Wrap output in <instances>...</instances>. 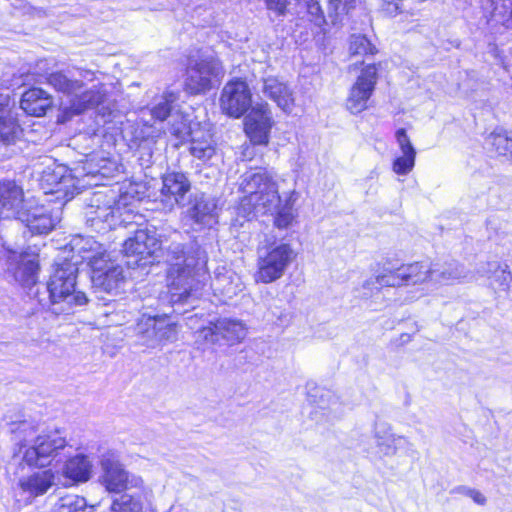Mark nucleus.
I'll return each mask as SVG.
<instances>
[{
	"label": "nucleus",
	"instance_id": "obj_49",
	"mask_svg": "<svg viewBox=\"0 0 512 512\" xmlns=\"http://www.w3.org/2000/svg\"><path fill=\"white\" fill-rule=\"evenodd\" d=\"M401 0H382V10L388 16H396L401 11Z\"/></svg>",
	"mask_w": 512,
	"mask_h": 512
},
{
	"label": "nucleus",
	"instance_id": "obj_18",
	"mask_svg": "<svg viewBox=\"0 0 512 512\" xmlns=\"http://www.w3.org/2000/svg\"><path fill=\"white\" fill-rule=\"evenodd\" d=\"M93 464L84 454L70 457L62 466L60 475L65 479L64 486L69 487L87 482L92 476Z\"/></svg>",
	"mask_w": 512,
	"mask_h": 512
},
{
	"label": "nucleus",
	"instance_id": "obj_47",
	"mask_svg": "<svg viewBox=\"0 0 512 512\" xmlns=\"http://www.w3.org/2000/svg\"><path fill=\"white\" fill-rule=\"evenodd\" d=\"M51 179H47L52 184L55 185H63L67 186V184L72 180V176L70 172L67 170L65 166H57L51 175H49Z\"/></svg>",
	"mask_w": 512,
	"mask_h": 512
},
{
	"label": "nucleus",
	"instance_id": "obj_51",
	"mask_svg": "<svg viewBox=\"0 0 512 512\" xmlns=\"http://www.w3.org/2000/svg\"><path fill=\"white\" fill-rule=\"evenodd\" d=\"M171 133L178 138H182L184 136V134L186 133V127L184 124H182L181 127H173L171 129Z\"/></svg>",
	"mask_w": 512,
	"mask_h": 512
},
{
	"label": "nucleus",
	"instance_id": "obj_39",
	"mask_svg": "<svg viewBox=\"0 0 512 512\" xmlns=\"http://www.w3.org/2000/svg\"><path fill=\"white\" fill-rule=\"evenodd\" d=\"M355 2L356 0H330L328 9L331 22L333 24L341 22L342 17L349 13Z\"/></svg>",
	"mask_w": 512,
	"mask_h": 512
},
{
	"label": "nucleus",
	"instance_id": "obj_4",
	"mask_svg": "<svg viewBox=\"0 0 512 512\" xmlns=\"http://www.w3.org/2000/svg\"><path fill=\"white\" fill-rule=\"evenodd\" d=\"M77 74L79 78L71 71L54 72L47 77L48 84L56 91L72 97L70 104L63 107V114L66 118H71L86 109L104 103L107 96V90L102 83L78 94L84 87V81L92 82L95 76L93 72L87 70H78Z\"/></svg>",
	"mask_w": 512,
	"mask_h": 512
},
{
	"label": "nucleus",
	"instance_id": "obj_20",
	"mask_svg": "<svg viewBox=\"0 0 512 512\" xmlns=\"http://www.w3.org/2000/svg\"><path fill=\"white\" fill-rule=\"evenodd\" d=\"M71 256L62 257L68 263H74L76 267L82 262L89 263L96 255L103 254V247L92 237L76 236L70 242Z\"/></svg>",
	"mask_w": 512,
	"mask_h": 512
},
{
	"label": "nucleus",
	"instance_id": "obj_35",
	"mask_svg": "<svg viewBox=\"0 0 512 512\" xmlns=\"http://www.w3.org/2000/svg\"><path fill=\"white\" fill-rule=\"evenodd\" d=\"M87 501L76 494H67L60 497L53 506V512H84L87 511Z\"/></svg>",
	"mask_w": 512,
	"mask_h": 512
},
{
	"label": "nucleus",
	"instance_id": "obj_16",
	"mask_svg": "<svg viewBox=\"0 0 512 512\" xmlns=\"http://www.w3.org/2000/svg\"><path fill=\"white\" fill-rule=\"evenodd\" d=\"M211 288L221 301H227L238 295L244 288L241 277L233 270L218 267L211 280Z\"/></svg>",
	"mask_w": 512,
	"mask_h": 512
},
{
	"label": "nucleus",
	"instance_id": "obj_12",
	"mask_svg": "<svg viewBox=\"0 0 512 512\" xmlns=\"http://www.w3.org/2000/svg\"><path fill=\"white\" fill-rule=\"evenodd\" d=\"M273 123L269 104L257 102L252 106V110L246 118V133L254 144L265 145L269 141Z\"/></svg>",
	"mask_w": 512,
	"mask_h": 512
},
{
	"label": "nucleus",
	"instance_id": "obj_41",
	"mask_svg": "<svg viewBox=\"0 0 512 512\" xmlns=\"http://www.w3.org/2000/svg\"><path fill=\"white\" fill-rule=\"evenodd\" d=\"M349 49L353 55H373L376 53L375 46L363 35H353Z\"/></svg>",
	"mask_w": 512,
	"mask_h": 512
},
{
	"label": "nucleus",
	"instance_id": "obj_26",
	"mask_svg": "<svg viewBox=\"0 0 512 512\" xmlns=\"http://www.w3.org/2000/svg\"><path fill=\"white\" fill-rule=\"evenodd\" d=\"M405 284H428L434 287V265L430 262H414L402 265Z\"/></svg>",
	"mask_w": 512,
	"mask_h": 512
},
{
	"label": "nucleus",
	"instance_id": "obj_43",
	"mask_svg": "<svg viewBox=\"0 0 512 512\" xmlns=\"http://www.w3.org/2000/svg\"><path fill=\"white\" fill-rule=\"evenodd\" d=\"M415 158L416 154H402L394 160L393 171L398 175H407L415 165Z\"/></svg>",
	"mask_w": 512,
	"mask_h": 512
},
{
	"label": "nucleus",
	"instance_id": "obj_28",
	"mask_svg": "<svg viewBox=\"0 0 512 512\" xmlns=\"http://www.w3.org/2000/svg\"><path fill=\"white\" fill-rule=\"evenodd\" d=\"M215 322L220 340L223 339L231 344H234L240 342L246 336V328L244 324L238 320L221 318Z\"/></svg>",
	"mask_w": 512,
	"mask_h": 512
},
{
	"label": "nucleus",
	"instance_id": "obj_42",
	"mask_svg": "<svg viewBox=\"0 0 512 512\" xmlns=\"http://www.w3.org/2000/svg\"><path fill=\"white\" fill-rule=\"evenodd\" d=\"M296 218V214L291 205L286 204L277 210L274 218V225L279 229L290 227Z\"/></svg>",
	"mask_w": 512,
	"mask_h": 512
},
{
	"label": "nucleus",
	"instance_id": "obj_11",
	"mask_svg": "<svg viewBox=\"0 0 512 512\" xmlns=\"http://www.w3.org/2000/svg\"><path fill=\"white\" fill-rule=\"evenodd\" d=\"M100 465L103 471L101 482L109 492L121 493L128 488L129 483L135 487L142 484L139 478L129 480L128 472L111 453L102 455Z\"/></svg>",
	"mask_w": 512,
	"mask_h": 512
},
{
	"label": "nucleus",
	"instance_id": "obj_5",
	"mask_svg": "<svg viewBox=\"0 0 512 512\" xmlns=\"http://www.w3.org/2000/svg\"><path fill=\"white\" fill-rule=\"evenodd\" d=\"M22 196V189L14 182H0V219L16 217L25 223L32 233L50 232L56 225L57 219H54L44 207L20 210Z\"/></svg>",
	"mask_w": 512,
	"mask_h": 512
},
{
	"label": "nucleus",
	"instance_id": "obj_17",
	"mask_svg": "<svg viewBox=\"0 0 512 512\" xmlns=\"http://www.w3.org/2000/svg\"><path fill=\"white\" fill-rule=\"evenodd\" d=\"M261 92L284 112L290 113L295 105L293 91L289 85L275 76L262 79Z\"/></svg>",
	"mask_w": 512,
	"mask_h": 512
},
{
	"label": "nucleus",
	"instance_id": "obj_37",
	"mask_svg": "<svg viewBox=\"0 0 512 512\" xmlns=\"http://www.w3.org/2000/svg\"><path fill=\"white\" fill-rule=\"evenodd\" d=\"M490 144L499 155L512 157V132L491 134Z\"/></svg>",
	"mask_w": 512,
	"mask_h": 512
},
{
	"label": "nucleus",
	"instance_id": "obj_30",
	"mask_svg": "<svg viewBox=\"0 0 512 512\" xmlns=\"http://www.w3.org/2000/svg\"><path fill=\"white\" fill-rule=\"evenodd\" d=\"M136 331L141 345L152 349L158 347L156 316L143 315L137 323Z\"/></svg>",
	"mask_w": 512,
	"mask_h": 512
},
{
	"label": "nucleus",
	"instance_id": "obj_53",
	"mask_svg": "<svg viewBox=\"0 0 512 512\" xmlns=\"http://www.w3.org/2000/svg\"><path fill=\"white\" fill-rule=\"evenodd\" d=\"M511 20H512V10H511Z\"/></svg>",
	"mask_w": 512,
	"mask_h": 512
},
{
	"label": "nucleus",
	"instance_id": "obj_46",
	"mask_svg": "<svg viewBox=\"0 0 512 512\" xmlns=\"http://www.w3.org/2000/svg\"><path fill=\"white\" fill-rule=\"evenodd\" d=\"M147 240H145L146 258L156 255L157 252L162 251V242L154 229L147 228Z\"/></svg>",
	"mask_w": 512,
	"mask_h": 512
},
{
	"label": "nucleus",
	"instance_id": "obj_52",
	"mask_svg": "<svg viewBox=\"0 0 512 512\" xmlns=\"http://www.w3.org/2000/svg\"><path fill=\"white\" fill-rule=\"evenodd\" d=\"M385 453H386V454L394 453V450H391V449L389 448L387 451H385Z\"/></svg>",
	"mask_w": 512,
	"mask_h": 512
},
{
	"label": "nucleus",
	"instance_id": "obj_44",
	"mask_svg": "<svg viewBox=\"0 0 512 512\" xmlns=\"http://www.w3.org/2000/svg\"><path fill=\"white\" fill-rule=\"evenodd\" d=\"M88 265L92 269V274L106 272L111 266H120L112 261L106 251L103 249V254L96 255Z\"/></svg>",
	"mask_w": 512,
	"mask_h": 512
},
{
	"label": "nucleus",
	"instance_id": "obj_9",
	"mask_svg": "<svg viewBox=\"0 0 512 512\" xmlns=\"http://www.w3.org/2000/svg\"><path fill=\"white\" fill-rule=\"evenodd\" d=\"M378 75L375 65H367L349 89L345 101L346 109L353 115L369 108V101L377 83Z\"/></svg>",
	"mask_w": 512,
	"mask_h": 512
},
{
	"label": "nucleus",
	"instance_id": "obj_22",
	"mask_svg": "<svg viewBox=\"0 0 512 512\" xmlns=\"http://www.w3.org/2000/svg\"><path fill=\"white\" fill-rule=\"evenodd\" d=\"M56 473L51 469L33 472L19 479L18 487L32 497L44 495L54 484Z\"/></svg>",
	"mask_w": 512,
	"mask_h": 512
},
{
	"label": "nucleus",
	"instance_id": "obj_36",
	"mask_svg": "<svg viewBox=\"0 0 512 512\" xmlns=\"http://www.w3.org/2000/svg\"><path fill=\"white\" fill-rule=\"evenodd\" d=\"M374 284H378L380 287H398L401 285H406L402 266L395 270H389L381 275H378L374 280L366 281L364 287H369L370 285Z\"/></svg>",
	"mask_w": 512,
	"mask_h": 512
},
{
	"label": "nucleus",
	"instance_id": "obj_19",
	"mask_svg": "<svg viewBox=\"0 0 512 512\" xmlns=\"http://www.w3.org/2000/svg\"><path fill=\"white\" fill-rule=\"evenodd\" d=\"M186 214L195 224L211 227L218 217L216 201L204 194H197L191 199Z\"/></svg>",
	"mask_w": 512,
	"mask_h": 512
},
{
	"label": "nucleus",
	"instance_id": "obj_40",
	"mask_svg": "<svg viewBox=\"0 0 512 512\" xmlns=\"http://www.w3.org/2000/svg\"><path fill=\"white\" fill-rule=\"evenodd\" d=\"M355 2L356 0H330L328 9L331 22L333 24L341 22L342 17L349 13Z\"/></svg>",
	"mask_w": 512,
	"mask_h": 512
},
{
	"label": "nucleus",
	"instance_id": "obj_15",
	"mask_svg": "<svg viewBox=\"0 0 512 512\" xmlns=\"http://www.w3.org/2000/svg\"><path fill=\"white\" fill-rule=\"evenodd\" d=\"M8 272L16 282L23 286H31L36 283L38 262L35 257L26 253L11 252L7 259Z\"/></svg>",
	"mask_w": 512,
	"mask_h": 512
},
{
	"label": "nucleus",
	"instance_id": "obj_54",
	"mask_svg": "<svg viewBox=\"0 0 512 512\" xmlns=\"http://www.w3.org/2000/svg\"><path fill=\"white\" fill-rule=\"evenodd\" d=\"M421 2H424L425 0H420Z\"/></svg>",
	"mask_w": 512,
	"mask_h": 512
},
{
	"label": "nucleus",
	"instance_id": "obj_1",
	"mask_svg": "<svg viewBox=\"0 0 512 512\" xmlns=\"http://www.w3.org/2000/svg\"><path fill=\"white\" fill-rule=\"evenodd\" d=\"M163 254L170 266L167 282L171 303H192L207 279L205 253L200 249L187 253L182 244L172 242Z\"/></svg>",
	"mask_w": 512,
	"mask_h": 512
},
{
	"label": "nucleus",
	"instance_id": "obj_7",
	"mask_svg": "<svg viewBox=\"0 0 512 512\" xmlns=\"http://www.w3.org/2000/svg\"><path fill=\"white\" fill-rule=\"evenodd\" d=\"M77 272L78 267L74 263H68L62 258H58L54 272L47 283L52 303L65 302L70 307L87 303L86 295L75 290Z\"/></svg>",
	"mask_w": 512,
	"mask_h": 512
},
{
	"label": "nucleus",
	"instance_id": "obj_24",
	"mask_svg": "<svg viewBox=\"0 0 512 512\" xmlns=\"http://www.w3.org/2000/svg\"><path fill=\"white\" fill-rule=\"evenodd\" d=\"M52 106L51 96L41 88L26 91L21 98L20 107L31 116L41 117Z\"/></svg>",
	"mask_w": 512,
	"mask_h": 512
},
{
	"label": "nucleus",
	"instance_id": "obj_50",
	"mask_svg": "<svg viewBox=\"0 0 512 512\" xmlns=\"http://www.w3.org/2000/svg\"><path fill=\"white\" fill-rule=\"evenodd\" d=\"M466 495L472 498L473 501L479 505H484L486 503L485 496L475 489H467Z\"/></svg>",
	"mask_w": 512,
	"mask_h": 512
},
{
	"label": "nucleus",
	"instance_id": "obj_48",
	"mask_svg": "<svg viewBox=\"0 0 512 512\" xmlns=\"http://www.w3.org/2000/svg\"><path fill=\"white\" fill-rule=\"evenodd\" d=\"M395 137L402 154H416V150L404 128L398 129L395 133Z\"/></svg>",
	"mask_w": 512,
	"mask_h": 512
},
{
	"label": "nucleus",
	"instance_id": "obj_21",
	"mask_svg": "<svg viewBox=\"0 0 512 512\" xmlns=\"http://www.w3.org/2000/svg\"><path fill=\"white\" fill-rule=\"evenodd\" d=\"M22 132L17 115L9 108V96L0 95V141L6 145L16 142Z\"/></svg>",
	"mask_w": 512,
	"mask_h": 512
},
{
	"label": "nucleus",
	"instance_id": "obj_8",
	"mask_svg": "<svg viewBox=\"0 0 512 512\" xmlns=\"http://www.w3.org/2000/svg\"><path fill=\"white\" fill-rule=\"evenodd\" d=\"M223 67L214 56L190 59L185 79V90L193 95L205 93L220 81Z\"/></svg>",
	"mask_w": 512,
	"mask_h": 512
},
{
	"label": "nucleus",
	"instance_id": "obj_34",
	"mask_svg": "<svg viewBox=\"0 0 512 512\" xmlns=\"http://www.w3.org/2000/svg\"><path fill=\"white\" fill-rule=\"evenodd\" d=\"M157 334L158 347L177 340L178 328L167 315H157Z\"/></svg>",
	"mask_w": 512,
	"mask_h": 512
},
{
	"label": "nucleus",
	"instance_id": "obj_33",
	"mask_svg": "<svg viewBox=\"0 0 512 512\" xmlns=\"http://www.w3.org/2000/svg\"><path fill=\"white\" fill-rule=\"evenodd\" d=\"M147 228L139 229L123 244V251L127 256H139L140 260L146 259L145 240H147Z\"/></svg>",
	"mask_w": 512,
	"mask_h": 512
},
{
	"label": "nucleus",
	"instance_id": "obj_2",
	"mask_svg": "<svg viewBox=\"0 0 512 512\" xmlns=\"http://www.w3.org/2000/svg\"><path fill=\"white\" fill-rule=\"evenodd\" d=\"M239 190L244 194L237 206V215L250 220L274 212L280 203L278 186L265 169H252L240 177Z\"/></svg>",
	"mask_w": 512,
	"mask_h": 512
},
{
	"label": "nucleus",
	"instance_id": "obj_10",
	"mask_svg": "<svg viewBox=\"0 0 512 512\" xmlns=\"http://www.w3.org/2000/svg\"><path fill=\"white\" fill-rule=\"evenodd\" d=\"M220 105L223 112L231 117L244 115L253 106L248 84L239 79L226 83L222 89Z\"/></svg>",
	"mask_w": 512,
	"mask_h": 512
},
{
	"label": "nucleus",
	"instance_id": "obj_31",
	"mask_svg": "<svg viewBox=\"0 0 512 512\" xmlns=\"http://www.w3.org/2000/svg\"><path fill=\"white\" fill-rule=\"evenodd\" d=\"M177 100L178 94L171 90H166L157 96L149 109L152 118L161 122L166 120L171 113L173 104Z\"/></svg>",
	"mask_w": 512,
	"mask_h": 512
},
{
	"label": "nucleus",
	"instance_id": "obj_45",
	"mask_svg": "<svg viewBox=\"0 0 512 512\" xmlns=\"http://www.w3.org/2000/svg\"><path fill=\"white\" fill-rule=\"evenodd\" d=\"M197 341L203 343L215 344L220 341L218 330L216 329V322H210L208 326L202 327L196 331Z\"/></svg>",
	"mask_w": 512,
	"mask_h": 512
},
{
	"label": "nucleus",
	"instance_id": "obj_38",
	"mask_svg": "<svg viewBox=\"0 0 512 512\" xmlns=\"http://www.w3.org/2000/svg\"><path fill=\"white\" fill-rule=\"evenodd\" d=\"M269 11L277 16H285L287 13H299L298 6L301 0H264Z\"/></svg>",
	"mask_w": 512,
	"mask_h": 512
},
{
	"label": "nucleus",
	"instance_id": "obj_25",
	"mask_svg": "<svg viewBox=\"0 0 512 512\" xmlns=\"http://www.w3.org/2000/svg\"><path fill=\"white\" fill-rule=\"evenodd\" d=\"M93 287L107 293H116L125 282L123 268L111 266L106 272L94 273L91 275Z\"/></svg>",
	"mask_w": 512,
	"mask_h": 512
},
{
	"label": "nucleus",
	"instance_id": "obj_14",
	"mask_svg": "<svg viewBox=\"0 0 512 512\" xmlns=\"http://www.w3.org/2000/svg\"><path fill=\"white\" fill-rule=\"evenodd\" d=\"M116 194L112 189L104 188L95 191L86 199L85 215L87 220L94 223L96 220L109 222L114 216Z\"/></svg>",
	"mask_w": 512,
	"mask_h": 512
},
{
	"label": "nucleus",
	"instance_id": "obj_32",
	"mask_svg": "<svg viewBox=\"0 0 512 512\" xmlns=\"http://www.w3.org/2000/svg\"><path fill=\"white\" fill-rule=\"evenodd\" d=\"M481 276L494 279L502 288H506L512 280V275L508 271V265L501 264L498 261H491L484 264L480 269Z\"/></svg>",
	"mask_w": 512,
	"mask_h": 512
},
{
	"label": "nucleus",
	"instance_id": "obj_23",
	"mask_svg": "<svg viewBox=\"0 0 512 512\" xmlns=\"http://www.w3.org/2000/svg\"><path fill=\"white\" fill-rule=\"evenodd\" d=\"M190 153L202 160L211 159L216 153V142L211 132L198 127L190 130Z\"/></svg>",
	"mask_w": 512,
	"mask_h": 512
},
{
	"label": "nucleus",
	"instance_id": "obj_27",
	"mask_svg": "<svg viewBox=\"0 0 512 512\" xmlns=\"http://www.w3.org/2000/svg\"><path fill=\"white\" fill-rule=\"evenodd\" d=\"M143 493H123L113 499L110 512H148L149 505L144 504Z\"/></svg>",
	"mask_w": 512,
	"mask_h": 512
},
{
	"label": "nucleus",
	"instance_id": "obj_3",
	"mask_svg": "<svg viewBox=\"0 0 512 512\" xmlns=\"http://www.w3.org/2000/svg\"><path fill=\"white\" fill-rule=\"evenodd\" d=\"M17 450L13 458L21 459L30 467H45L57 457L68 445L67 440L58 430H50L34 437L35 429L26 421L21 422L16 429Z\"/></svg>",
	"mask_w": 512,
	"mask_h": 512
},
{
	"label": "nucleus",
	"instance_id": "obj_29",
	"mask_svg": "<svg viewBox=\"0 0 512 512\" xmlns=\"http://www.w3.org/2000/svg\"><path fill=\"white\" fill-rule=\"evenodd\" d=\"M434 287L449 284L455 280L466 277L464 267L456 262L445 264L433 263Z\"/></svg>",
	"mask_w": 512,
	"mask_h": 512
},
{
	"label": "nucleus",
	"instance_id": "obj_6",
	"mask_svg": "<svg viewBox=\"0 0 512 512\" xmlns=\"http://www.w3.org/2000/svg\"><path fill=\"white\" fill-rule=\"evenodd\" d=\"M297 254L289 243H273L258 250L256 282L269 284L280 279Z\"/></svg>",
	"mask_w": 512,
	"mask_h": 512
},
{
	"label": "nucleus",
	"instance_id": "obj_13",
	"mask_svg": "<svg viewBox=\"0 0 512 512\" xmlns=\"http://www.w3.org/2000/svg\"><path fill=\"white\" fill-rule=\"evenodd\" d=\"M191 189V182L183 172L172 171L162 176V188L160 190L161 202L164 208L172 210L180 205L185 195Z\"/></svg>",
	"mask_w": 512,
	"mask_h": 512
}]
</instances>
